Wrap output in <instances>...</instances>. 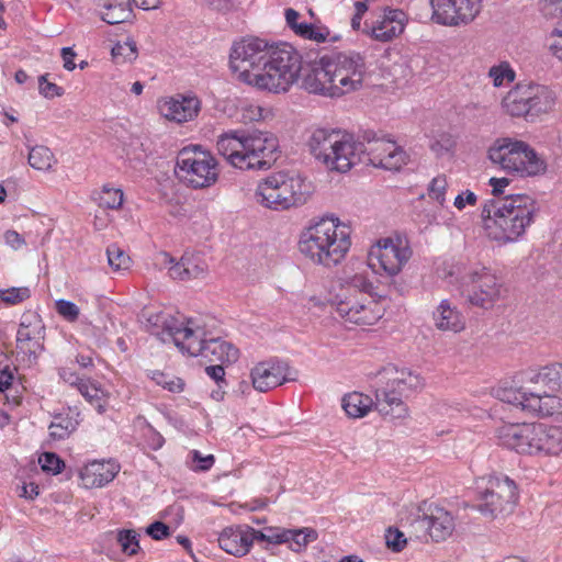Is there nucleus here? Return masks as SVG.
<instances>
[{"mask_svg": "<svg viewBox=\"0 0 562 562\" xmlns=\"http://www.w3.org/2000/svg\"><path fill=\"white\" fill-rule=\"evenodd\" d=\"M176 173L188 187L210 188L218 180V162L214 155L201 145L187 146L177 155Z\"/></svg>", "mask_w": 562, "mask_h": 562, "instance_id": "13", "label": "nucleus"}, {"mask_svg": "<svg viewBox=\"0 0 562 562\" xmlns=\"http://www.w3.org/2000/svg\"><path fill=\"white\" fill-rule=\"evenodd\" d=\"M240 113L244 122H259L272 116L271 109L257 103H245L241 106Z\"/></svg>", "mask_w": 562, "mask_h": 562, "instance_id": "50", "label": "nucleus"}, {"mask_svg": "<svg viewBox=\"0 0 562 562\" xmlns=\"http://www.w3.org/2000/svg\"><path fill=\"white\" fill-rule=\"evenodd\" d=\"M117 543L121 547L122 552L126 555L132 557L139 550L138 535L134 530H121L117 533Z\"/></svg>", "mask_w": 562, "mask_h": 562, "instance_id": "51", "label": "nucleus"}, {"mask_svg": "<svg viewBox=\"0 0 562 562\" xmlns=\"http://www.w3.org/2000/svg\"><path fill=\"white\" fill-rule=\"evenodd\" d=\"M449 188V181L446 175H438L431 179L427 187L428 198L436 202L440 207H445L447 204V192Z\"/></svg>", "mask_w": 562, "mask_h": 562, "instance_id": "39", "label": "nucleus"}, {"mask_svg": "<svg viewBox=\"0 0 562 562\" xmlns=\"http://www.w3.org/2000/svg\"><path fill=\"white\" fill-rule=\"evenodd\" d=\"M407 538L398 529L389 528L385 532V543L392 551L398 552L406 544Z\"/></svg>", "mask_w": 562, "mask_h": 562, "instance_id": "55", "label": "nucleus"}, {"mask_svg": "<svg viewBox=\"0 0 562 562\" xmlns=\"http://www.w3.org/2000/svg\"><path fill=\"white\" fill-rule=\"evenodd\" d=\"M45 326L36 313H25L16 333L18 356L32 366L44 350Z\"/></svg>", "mask_w": 562, "mask_h": 562, "instance_id": "20", "label": "nucleus"}, {"mask_svg": "<svg viewBox=\"0 0 562 562\" xmlns=\"http://www.w3.org/2000/svg\"><path fill=\"white\" fill-rule=\"evenodd\" d=\"M120 470L121 465L114 459L92 460L81 468L79 477L86 488H100L112 482Z\"/></svg>", "mask_w": 562, "mask_h": 562, "instance_id": "25", "label": "nucleus"}, {"mask_svg": "<svg viewBox=\"0 0 562 562\" xmlns=\"http://www.w3.org/2000/svg\"><path fill=\"white\" fill-rule=\"evenodd\" d=\"M182 266L186 267L187 281L202 278L207 271V266L199 255L186 252L182 256Z\"/></svg>", "mask_w": 562, "mask_h": 562, "instance_id": "41", "label": "nucleus"}, {"mask_svg": "<svg viewBox=\"0 0 562 562\" xmlns=\"http://www.w3.org/2000/svg\"><path fill=\"white\" fill-rule=\"evenodd\" d=\"M317 538L318 533L313 528L288 529L285 544L293 552H302L308 543L314 542Z\"/></svg>", "mask_w": 562, "mask_h": 562, "instance_id": "36", "label": "nucleus"}, {"mask_svg": "<svg viewBox=\"0 0 562 562\" xmlns=\"http://www.w3.org/2000/svg\"><path fill=\"white\" fill-rule=\"evenodd\" d=\"M456 524L453 516L443 507L429 505L423 515H418L411 528L419 540L431 538L434 541H442L450 537Z\"/></svg>", "mask_w": 562, "mask_h": 562, "instance_id": "19", "label": "nucleus"}, {"mask_svg": "<svg viewBox=\"0 0 562 562\" xmlns=\"http://www.w3.org/2000/svg\"><path fill=\"white\" fill-rule=\"evenodd\" d=\"M289 366L286 362L269 359L257 363L250 372L255 390L268 392L288 381Z\"/></svg>", "mask_w": 562, "mask_h": 562, "instance_id": "24", "label": "nucleus"}, {"mask_svg": "<svg viewBox=\"0 0 562 562\" xmlns=\"http://www.w3.org/2000/svg\"><path fill=\"white\" fill-rule=\"evenodd\" d=\"M97 201L101 207L117 210L124 202V193L120 188L105 184L99 192Z\"/></svg>", "mask_w": 562, "mask_h": 562, "instance_id": "40", "label": "nucleus"}, {"mask_svg": "<svg viewBox=\"0 0 562 562\" xmlns=\"http://www.w3.org/2000/svg\"><path fill=\"white\" fill-rule=\"evenodd\" d=\"M364 150L371 165L386 170H400L409 158L394 140L384 137L370 140Z\"/></svg>", "mask_w": 562, "mask_h": 562, "instance_id": "23", "label": "nucleus"}, {"mask_svg": "<svg viewBox=\"0 0 562 562\" xmlns=\"http://www.w3.org/2000/svg\"><path fill=\"white\" fill-rule=\"evenodd\" d=\"M78 416L79 413L70 408L54 415L48 427L49 438L54 441L68 438L79 425Z\"/></svg>", "mask_w": 562, "mask_h": 562, "instance_id": "32", "label": "nucleus"}, {"mask_svg": "<svg viewBox=\"0 0 562 562\" xmlns=\"http://www.w3.org/2000/svg\"><path fill=\"white\" fill-rule=\"evenodd\" d=\"M288 529L282 527H266L262 530L255 529L257 541H265L271 544H283L286 541Z\"/></svg>", "mask_w": 562, "mask_h": 562, "instance_id": "48", "label": "nucleus"}, {"mask_svg": "<svg viewBox=\"0 0 562 562\" xmlns=\"http://www.w3.org/2000/svg\"><path fill=\"white\" fill-rule=\"evenodd\" d=\"M215 146L233 168L267 170L277 160L279 140L268 132L229 130L217 136Z\"/></svg>", "mask_w": 562, "mask_h": 562, "instance_id": "4", "label": "nucleus"}, {"mask_svg": "<svg viewBox=\"0 0 562 562\" xmlns=\"http://www.w3.org/2000/svg\"><path fill=\"white\" fill-rule=\"evenodd\" d=\"M148 331L162 342H173L182 352L201 356L207 341L205 329L194 319H180L166 312H144Z\"/></svg>", "mask_w": 562, "mask_h": 562, "instance_id": "10", "label": "nucleus"}, {"mask_svg": "<svg viewBox=\"0 0 562 562\" xmlns=\"http://www.w3.org/2000/svg\"><path fill=\"white\" fill-rule=\"evenodd\" d=\"M375 409L393 419L408 417L409 411L405 400L420 391L423 378L408 368L389 364L381 369L373 382Z\"/></svg>", "mask_w": 562, "mask_h": 562, "instance_id": "8", "label": "nucleus"}, {"mask_svg": "<svg viewBox=\"0 0 562 562\" xmlns=\"http://www.w3.org/2000/svg\"><path fill=\"white\" fill-rule=\"evenodd\" d=\"M539 207L522 193L490 199L482 205L481 217L486 236L499 245L518 241L533 223Z\"/></svg>", "mask_w": 562, "mask_h": 562, "instance_id": "2", "label": "nucleus"}, {"mask_svg": "<svg viewBox=\"0 0 562 562\" xmlns=\"http://www.w3.org/2000/svg\"><path fill=\"white\" fill-rule=\"evenodd\" d=\"M488 158L509 175L520 178L546 173L547 161L526 142L509 137L498 138L488 149Z\"/></svg>", "mask_w": 562, "mask_h": 562, "instance_id": "12", "label": "nucleus"}, {"mask_svg": "<svg viewBox=\"0 0 562 562\" xmlns=\"http://www.w3.org/2000/svg\"><path fill=\"white\" fill-rule=\"evenodd\" d=\"M510 183V180L508 178H491L488 180V184L490 187L492 188V194H493V198L492 199H496V198H504L503 196V193H504V190L505 188H507Z\"/></svg>", "mask_w": 562, "mask_h": 562, "instance_id": "61", "label": "nucleus"}, {"mask_svg": "<svg viewBox=\"0 0 562 562\" xmlns=\"http://www.w3.org/2000/svg\"><path fill=\"white\" fill-rule=\"evenodd\" d=\"M314 191L313 182L301 173L278 171L257 184L255 200L263 207L286 211L306 204Z\"/></svg>", "mask_w": 562, "mask_h": 562, "instance_id": "9", "label": "nucleus"}, {"mask_svg": "<svg viewBox=\"0 0 562 562\" xmlns=\"http://www.w3.org/2000/svg\"><path fill=\"white\" fill-rule=\"evenodd\" d=\"M223 366L224 364L218 363V364H210L205 368L206 374L211 379H213L218 384V386H221L222 384H226L225 370H224Z\"/></svg>", "mask_w": 562, "mask_h": 562, "instance_id": "62", "label": "nucleus"}, {"mask_svg": "<svg viewBox=\"0 0 562 562\" xmlns=\"http://www.w3.org/2000/svg\"><path fill=\"white\" fill-rule=\"evenodd\" d=\"M518 498V488L514 480L504 474L490 475L484 491L480 493L476 509L491 518L507 516L514 512Z\"/></svg>", "mask_w": 562, "mask_h": 562, "instance_id": "15", "label": "nucleus"}, {"mask_svg": "<svg viewBox=\"0 0 562 562\" xmlns=\"http://www.w3.org/2000/svg\"><path fill=\"white\" fill-rule=\"evenodd\" d=\"M284 18L286 25L296 35L304 40L314 41L316 43H324L329 36V30L327 27L316 26L307 22H300L299 20L301 14L292 8L285 9Z\"/></svg>", "mask_w": 562, "mask_h": 562, "instance_id": "31", "label": "nucleus"}, {"mask_svg": "<svg viewBox=\"0 0 562 562\" xmlns=\"http://www.w3.org/2000/svg\"><path fill=\"white\" fill-rule=\"evenodd\" d=\"M547 40L549 42L548 47L550 53L558 59L562 60V30H552Z\"/></svg>", "mask_w": 562, "mask_h": 562, "instance_id": "57", "label": "nucleus"}, {"mask_svg": "<svg viewBox=\"0 0 562 562\" xmlns=\"http://www.w3.org/2000/svg\"><path fill=\"white\" fill-rule=\"evenodd\" d=\"M108 262L113 271H126L131 267L130 256L115 245H111L106 249Z\"/></svg>", "mask_w": 562, "mask_h": 562, "instance_id": "46", "label": "nucleus"}, {"mask_svg": "<svg viewBox=\"0 0 562 562\" xmlns=\"http://www.w3.org/2000/svg\"><path fill=\"white\" fill-rule=\"evenodd\" d=\"M146 533L155 540H161L169 536V527L161 521H155L146 528Z\"/></svg>", "mask_w": 562, "mask_h": 562, "instance_id": "60", "label": "nucleus"}, {"mask_svg": "<svg viewBox=\"0 0 562 562\" xmlns=\"http://www.w3.org/2000/svg\"><path fill=\"white\" fill-rule=\"evenodd\" d=\"M191 453L192 461L195 463L194 470L207 471L214 464L215 459L212 454L202 457L198 450H193Z\"/></svg>", "mask_w": 562, "mask_h": 562, "instance_id": "59", "label": "nucleus"}, {"mask_svg": "<svg viewBox=\"0 0 562 562\" xmlns=\"http://www.w3.org/2000/svg\"><path fill=\"white\" fill-rule=\"evenodd\" d=\"M55 311L69 323H74L80 315V308L72 302L60 299L55 302Z\"/></svg>", "mask_w": 562, "mask_h": 562, "instance_id": "53", "label": "nucleus"}, {"mask_svg": "<svg viewBox=\"0 0 562 562\" xmlns=\"http://www.w3.org/2000/svg\"><path fill=\"white\" fill-rule=\"evenodd\" d=\"M255 541V528L247 525L226 527L218 536L220 547L236 558L244 557Z\"/></svg>", "mask_w": 562, "mask_h": 562, "instance_id": "26", "label": "nucleus"}, {"mask_svg": "<svg viewBox=\"0 0 562 562\" xmlns=\"http://www.w3.org/2000/svg\"><path fill=\"white\" fill-rule=\"evenodd\" d=\"M125 156L131 161L143 162L149 156V148L139 137H131L123 148Z\"/></svg>", "mask_w": 562, "mask_h": 562, "instance_id": "45", "label": "nucleus"}, {"mask_svg": "<svg viewBox=\"0 0 562 562\" xmlns=\"http://www.w3.org/2000/svg\"><path fill=\"white\" fill-rule=\"evenodd\" d=\"M78 391L89 403L94 405L100 413L103 411L104 392L94 382L86 379L83 382L79 383Z\"/></svg>", "mask_w": 562, "mask_h": 562, "instance_id": "42", "label": "nucleus"}, {"mask_svg": "<svg viewBox=\"0 0 562 562\" xmlns=\"http://www.w3.org/2000/svg\"><path fill=\"white\" fill-rule=\"evenodd\" d=\"M373 405L375 406V401L359 392H352L342 397V408L352 418L366 416Z\"/></svg>", "mask_w": 562, "mask_h": 562, "instance_id": "34", "label": "nucleus"}, {"mask_svg": "<svg viewBox=\"0 0 562 562\" xmlns=\"http://www.w3.org/2000/svg\"><path fill=\"white\" fill-rule=\"evenodd\" d=\"M337 314L345 322L359 326L374 325L384 314V307L374 295L345 294L337 303Z\"/></svg>", "mask_w": 562, "mask_h": 562, "instance_id": "17", "label": "nucleus"}, {"mask_svg": "<svg viewBox=\"0 0 562 562\" xmlns=\"http://www.w3.org/2000/svg\"><path fill=\"white\" fill-rule=\"evenodd\" d=\"M130 0H110L100 11L101 19L108 24H120L132 18Z\"/></svg>", "mask_w": 562, "mask_h": 562, "instance_id": "35", "label": "nucleus"}, {"mask_svg": "<svg viewBox=\"0 0 562 562\" xmlns=\"http://www.w3.org/2000/svg\"><path fill=\"white\" fill-rule=\"evenodd\" d=\"M488 76L492 78L495 87H502L513 82L516 78V72L508 63H501L490 69Z\"/></svg>", "mask_w": 562, "mask_h": 562, "instance_id": "49", "label": "nucleus"}, {"mask_svg": "<svg viewBox=\"0 0 562 562\" xmlns=\"http://www.w3.org/2000/svg\"><path fill=\"white\" fill-rule=\"evenodd\" d=\"M351 246L350 229L339 218L322 217L305 227L299 237L300 254L314 265L338 266Z\"/></svg>", "mask_w": 562, "mask_h": 562, "instance_id": "5", "label": "nucleus"}, {"mask_svg": "<svg viewBox=\"0 0 562 562\" xmlns=\"http://www.w3.org/2000/svg\"><path fill=\"white\" fill-rule=\"evenodd\" d=\"M38 90L43 97L48 99L63 94V88L56 83L48 82L46 75H43L38 78Z\"/></svg>", "mask_w": 562, "mask_h": 562, "instance_id": "56", "label": "nucleus"}, {"mask_svg": "<svg viewBox=\"0 0 562 562\" xmlns=\"http://www.w3.org/2000/svg\"><path fill=\"white\" fill-rule=\"evenodd\" d=\"M408 240L400 236L379 239L368 252V266L382 277L397 276L412 257Z\"/></svg>", "mask_w": 562, "mask_h": 562, "instance_id": "14", "label": "nucleus"}, {"mask_svg": "<svg viewBox=\"0 0 562 562\" xmlns=\"http://www.w3.org/2000/svg\"><path fill=\"white\" fill-rule=\"evenodd\" d=\"M498 442L519 454L537 458L562 456V425L504 424L496 429Z\"/></svg>", "mask_w": 562, "mask_h": 562, "instance_id": "7", "label": "nucleus"}, {"mask_svg": "<svg viewBox=\"0 0 562 562\" xmlns=\"http://www.w3.org/2000/svg\"><path fill=\"white\" fill-rule=\"evenodd\" d=\"M476 202H477L476 194L473 191H471V190H465V191H462L460 194H458L454 198L453 206L457 210L462 211L468 205L469 206H474L476 204Z\"/></svg>", "mask_w": 562, "mask_h": 562, "instance_id": "58", "label": "nucleus"}, {"mask_svg": "<svg viewBox=\"0 0 562 562\" xmlns=\"http://www.w3.org/2000/svg\"><path fill=\"white\" fill-rule=\"evenodd\" d=\"M200 357L210 363L231 364L238 360L239 350L226 340L209 338Z\"/></svg>", "mask_w": 562, "mask_h": 562, "instance_id": "30", "label": "nucleus"}, {"mask_svg": "<svg viewBox=\"0 0 562 562\" xmlns=\"http://www.w3.org/2000/svg\"><path fill=\"white\" fill-rule=\"evenodd\" d=\"M229 67L238 81L260 91L280 94L297 82L302 56L289 43H270L247 36L233 44Z\"/></svg>", "mask_w": 562, "mask_h": 562, "instance_id": "1", "label": "nucleus"}, {"mask_svg": "<svg viewBox=\"0 0 562 562\" xmlns=\"http://www.w3.org/2000/svg\"><path fill=\"white\" fill-rule=\"evenodd\" d=\"M431 20L443 26L468 25L482 10V0H429Z\"/></svg>", "mask_w": 562, "mask_h": 562, "instance_id": "18", "label": "nucleus"}, {"mask_svg": "<svg viewBox=\"0 0 562 562\" xmlns=\"http://www.w3.org/2000/svg\"><path fill=\"white\" fill-rule=\"evenodd\" d=\"M531 373L537 371L527 369L517 372L510 380L493 387L492 395L529 416L539 419L561 418L562 397L547 391L536 392L533 389L541 385V381L531 379Z\"/></svg>", "mask_w": 562, "mask_h": 562, "instance_id": "6", "label": "nucleus"}, {"mask_svg": "<svg viewBox=\"0 0 562 562\" xmlns=\"http://www.w3.org/2000/svg\"><path fill=\"white\" fill-rule=\"evenodd\" d=\"M437 329L442 331L460 333L465 328V317L456 305L442 300L432 313Z\"/></svg>", "mask_w": 562, "mask_h": 562, "instance_id": "29", "label": "nucleus"}, {"mask_svg": "<svg viewBox=\"0 0 562 562\" xmlns=\"http://www.w3.org/2000/svg\"><path fill=\"white\" fill-rule=\"evenodd\" d=\"M408 23V15L401 9L385 8L374 21L366 23L362 32L371 40L389 43L400 37Z\"/></svg>", "mask_w": 562, "mask_h": 562, "instance_id": "21", "label": "nucleus"}, {"mask_svg": "<svg viewBox=\"0 0 562 562\" xmlns=\"http://www.w3.org/2000/svg\"><path fill=\"white\" fill-rule=\"evenodd\" d=\"M148 376L162 389L172 392L180 393L184 389V382L172 374L165 373L158 370L151 371Z\"/></svg>", "mask_w": 562, "mask_h": 562, "instance_id": "44", "label": "nucleus"}, {"mask_svg": "<svg viewBox=\"0 0 562 562\" xmlns=\"http://www.w3.org/2000/svg\"><path fill=\"white\" fill-rule=\"evenodd\" d=\"M467 301L481 308H492L507 294V288L497 274L490 268L481 267L469 273Z\"/></svg>", "mask_w": 562, "mask_h": 562, "instance_id": "16", "label": "nucleus"}, {"mask_svg": "<svg viewBox=\"0 0 562 562\" xmlns=\"http://www.w3.org/2000/svg\"><path fill=\"white\" fill-rule=\"evenodd\" d=\"M43 471L58 474L65 467L64 461L53 452H45L38 458Z\"/></svg>", "mask_w": 562, "mask_h": 562, "instance_id": "54", "label": "nucleus"}, {"mask_svg": "<svg viewBox=\"0 0 562 562\" xmlns=\"http://www.w3.org/2000/svg\"><path fill=\"white\" fill-rule=\"evenodd\" d=\"M156 259L162 268H168V273L171 279L187 281L186 267L182 266V257L179 261H176L168 252L161 251L157 255Z\"/></svg>", "mask_w": 562, "mask_h": 562, "instance_id": "43", "label": "nucleus"}, {"mask_svg": "<svg viewBox=\"0 0 562 562\" xmlns=\"http://www.w3.org/2000/svg\"><path fill=\"white\" fill-rule=\"evenodd\" d=\"M30 295L31 291L26 286L10 288L0 291V301L10 305H14L25 301L30 297Z\"/></svg>", "mask_w": 562, "mask_h": 562, "instance_id": "52", "label": "nucleus"}, {"mask_svg": "<svg viewBox=\"0 0 562 562\" xmlns=\"http://www.w3.org/2000/svg\"><path fill=\"white\" fill-rule=\"evenodd\" d=\"M344 282L346 286V294L355 293L358 296L362 294L373 295L374 285L366 272H357L352 276H347L344 279Z\"/></svg>", "mask_w": 562, "mask_h": 562, "instance_id": "37", "label": "nucleus"}, {"mask_svg": "<svg viewBox=\"0 0 562 562\" xmlns=\"http://www.w3.org/2000/svg\"><path fill=\"white\" fill-rule=\"evenodd\" d=\"M112 56L119 64L135 60L137 57L136 43L131 38H127L124 42H119L112 48Z\"/></svg>", "mask_w": 562, "mask_h": 562, "instance_id": "47", "label": "nucleus"}, {"mask_svg": "<svg viewBox=\"0 0 562 562\" xmlns=\"http://www.w3.org/2000/svg\"><path fill=\"white\" fill-rule=\"evenodd\" d=\"M531 378L540 380L541 386L552 392L562 393V362H555L535 369Z\"/></svg>", "mask_w": 562, "mask_h": 562, "instance_id": "33", "label": "nucleus"}, {"mask_svg": "<svg viewBox=\"0 0 562 562\" xmlns=\"http://www.w3.org/2000/svg\"><path fill=\"white\" fill-rule=\"evenodd\" d=\"M367 74L364 57L356 52L341 53L335 58L321 59L303 80L310 93L339 98L359 90Z\"/></svg>", "mask_w": 562, "mask_h": 562, "instance_id": "3", "label": "nucleus"}, {"mask_svg": "<svg viewBox=\"0 0 562 562\" xmlns=\"http://www.w3.org/2000/svg\"><path fill=\"white\" fill-rule=\"evenodd\" d=\"M29 164L36 170L47 171L56 164V159L48 147L35 146L29 153Z\"/></svg>", "mask_w": 562, "mask_h": 562, "instance_id": "38", "label": "nucleus"}, {"mask_svg": "<svg viewBox=\"0 0 562 562\" xmlns=\"http://www.w3.org/2000/svg\"><path fill=\"white\" fill-rule=\"evenodd\" d=\"M201 100L192 93H177L158 100L157 108L161 116L179 124L191 122L201 111Z\"/></svg>", "mask_w": 562, "mask_h": 562, "instance_id": "22", "label": "nucleus"}, {"mask_svg": "<svg viewBox=\"0 0 562 562\" xmlns=\"http://www.w3.org/2000/svg\"><path fill=\"white\" fill-rule=\"evenodd\" d=\"M531 122L554 112L560 103L558 91L549 86L530 82Z\"/></svg>", "mask_w": 562, "mask_h": 562, "instance_id": "28", "label": "nucleus"}, {"mask_svg": "<svg viewBox=\"0 0 562 562\" xmlns=\"http://www.w3.org/2000/svg\"><path fill=\"white\" fill-rule=\"evenodd\" d=\"M311 154L330 170L346 172L350 170L364 151L363 145L352 135L339 131L317 128L308 140Z\"/></svg>", "mask_w": 562, "mask_h": 562, "instance_id": "11", "label": "nucleus"}, {"mask_svg": "<svg viewBox=\"0 0 562 562\" xmlns=\"http://www.w3.org/2000/svg\"><path fill=\"white\" fill-rule=\"evenodd\" d=\"M4 240L13 249H20L25 244L24 238L15 231H7Z\"/></svg>", "mask_w": 562, "mask_h": 562, "instance_id": "64", "label": "nucleus"}, {"mask_svg": "<svg viewBox=\"0 0 562 562\" xmlns=\"http://www.w3.org/2000/svg\"><path fill=\"white\" fill-rule=\"evenodd\" d=\"M530 85L517 83L502 100L503 110L513 117H525L531 122Z\"/></svg>", "mask_w": 562, "mask_h": 562, "instance_id": "27", "label": "nucleus"}, {"mask_svg": "<svg viewBox=\"0 0 562 562\" xmlns=\"http://www.w3.org/2000/svg\"><path fill=\"white\" fill-rule=\"evenodd\" d=\"M59 376L64 382L71 386H77V389L79 387V383L85 381V379H80L76 372H72L67 368H61L59 370Z\"/></svg>", "mask_w": 562, "mask_h": 562, "instance_id": "63", "label": "nucleus"}]
</instances>
